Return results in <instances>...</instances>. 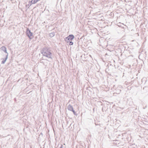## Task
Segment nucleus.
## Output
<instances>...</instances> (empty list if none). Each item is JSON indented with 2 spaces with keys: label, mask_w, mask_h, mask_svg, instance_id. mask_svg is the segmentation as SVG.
<instances>
[{
  "label": "nucleus",
  "mask_w": 148,
  "mask_h": 148,
  "mask_svg": "<svg viewBox=\"0 0 148 148\" xmlns=\"http://www.w3.org/2000/svg\"><path fill=\"white\" fill-rule=\"evenodd\" d=\"M1 49L2 50L4 51V52L7 53V54H8V53H7V51L6 48L5 46H2L1 47Z\"/></svg>",
  "instance_id": "5"
},
{
  "label": "nucleus",
  "mask_w": 148,
  "mask_h": 148,
  "mask_svg": "<svg viewBox=\"0 0 148 148\" xmlns=\"http://www.w3.org/2000/svg\"><path fill=\"white\" fill-rule=\"evenodd\" d=\"M135 145L134 144H132L129 147V148H135Z\"/></svg>",
  "instance_id": "9"
},
{
  "label": "nucleus",
  "mask_w": 148,
  "mask_h": 148,
  "mask_svg": "<svg viewBox=\"0 0 148 148\" xmlns=\"http://www.w3.org/2000/svg\"><path fill=\"white\" fill-rule=\"evenodd\" d=\"M8 54H7L6 55V58L4 59L1 62V64H4L6 62L7 59L8 58Z\"/></svg>",
  "instance_id": "6"
},
{
  "label": "nucleus",
  "mask_w": 148,
  "mask_h": 148,
  "mask_svg": "<svg viewBox=\"0 0 148 148\" xmlns=\"http://www.w3.org/2000/svg\"><path fill=\"white\" fill-rule=\"evenodd\" d=\"M69 42V44L70 45H72L73 44V43L71 41H70L69 42Z\"/></svg>",
  "instance_id": "10"
},
{
  "label": "nucleus",
  "mask_w": 148,
  "mask_h": 148,
  "mask_svg": "<svg viewBox=\"0 0 148 148\" xmlns=\"http://www.w3.org/2000/svg\"><path fill=\"white\" fill-rule=\"evenodd\" d=\"M74 36L72 34L69 35L68 36L65 38H64L65 41L68 43L70 41H72L74 38Z\"/></svg>",
  "instance_id": "3"
},
{
  "label": "nucleus",
  "mask_w": 148,
  "mask_h": 148,
  "mask_svg": "<svg viewBox=\"0 0 148 148\" xmlns=\"http://www.w3.org/2000/svg\"><path fill=\"white\" fill-rule=\"evenodd\" d=\"M60 148H63V145H62Z\"/></svg>",
  "instance_id": "11"
},
{
  "label": "nucleus",
  "mask_w": 148,
  "mask_h": 148,
  "mask_svg": "<svg viewBox=\"0 0 148 148\" xmlns=\"http://www.w3.org/2000/svg\"><path fill=\"white\" fill-rule=\"evenodd\" d=\"M41 53L43 56L52 59L53 55L50 48L48 47H43L41 51Z\"/></svg>",
  "instance_id": "1"
},
{
  "label": "nucleus",
  "mask_w": 148,
  "mask_h": 148,
  "mask_svg": "<svg viewBox=\"0 0 148 148\" xmlns=\"http://www.w3.org/2000/svg\"><path fill=\"white\" fill-rule=\"evenodd\" d=\"M26 34L30 39H32L34 37L33 33L31 32L30 30L28 28L27 29Z\"/></svg>",
  "instance_id": "2"
},
{
  "label": "nucleus",
  "mask_w": 148,
  "mask_h": 148,
  "mask_svg": "<svg viewBox=\"0 0 148 148\" xmlns=\"http://www.w3.org/2000/svg\"><path fill=\"white\" fill-rule=\"evenodd\" d=\"M55 35V33L54 32H52L49 34V36L51 37H52L54 36Z\"/></svg>",
  "instance_id": "8"
},
{
  "label": "nucleus",
  "mask_w": 148,
  "mask_h": 148,
  "mask_svg": "<svg viewBox=\"0 0 148 148\" xmlns=\"http://www.w3.org/2000/svg\"><path fill=\"white\" fill-rule=\"evenodd\" d=\"M40 0H32L31 1V3L32 4H35Z\"/></svg>",
  "instance_id": "7"
},
{
  "label": "nucleus",
  "mask_w": 148,
  "mask_h": 148,
  "mask_svg": "<svg viewBox=\"0 0 148 148\" xmlns=\"http://www.w3.org/2000/svg\"><path fill=\"white\" fill-rule=\"evenodd\" d=\"M68 109L69 110L72 111L73 112V114L75 115L76 112L73 110L72 106L70 105H69L68 106Z\"/></svg>",
  "instance_id": "4"
},
{
  "label": "nucleus",
  "mask_w": 148,
  "mask_h": 148,
  "mask_svg": "<svg viewBox=\"0 0 148 148\" xmlns=\"http://www.w3.org/2000/svg\"><path fill=\"white\" fill-rule=\"evenodd\" d=\"M100 40H99V43H100Z\"/></svg>",
  "instance_id": "12"
}]
</instances>
